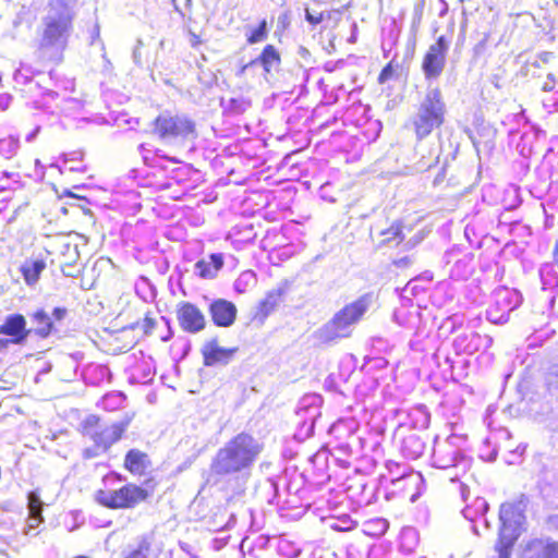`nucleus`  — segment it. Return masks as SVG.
Listing matches in <instances>:
<instances>
[{"instance_id":"6ab92c4d","label":"nucleus","mask_w":558,"mask_h":558,"mask_svg":"<svg viewBox=\"0 0 558 558\" xmlns=\"http://www.w3.org/2000/svg\"><path fill=\"white\" fill-rule=\"evenodd\" d=\"M0 333L11 336V342L20 344L25 341L31 330L26 328V319L21 314H12L5 317L0 326Z\"/></svg>"},{"instance_id":"b1692460","label":"nucleus","mask_w":558,"mask_h":558,"mask_svg":"<svg viewBox=\"0 0 558 558\" xmlns=\"http://www.w3.org/2000/svg\"><path fill=\"white\" fill-rule=\"evenodd\" d=\"M223 266L221 254H210L209 260L201 259L195 264V272L203 279H213Z\"/></svg>"},{"instance_id":"412c9836","label":"nucleus","mask_w":558,"mask_h":558,"mask_svg":"<svg viewBox=\"0 0 558 558\" xmlns=\"http://www.w3.org/2000/svg\"><path fill=\"white\" fill-rule=\"evenodd\" d=\"M45 269L46 262L41 258H27L20 267L23 279L29 287H33L38 282L40 275Z\"/></svg>"},{"instance_id":"c9c22d12","label":"nucleus","mask_w":558,"mask_h":558,"mask_svg":"<svg viewBox=\"0 0 558 558\" xmlns=\"http://www.w3.org/2000/svg\"><path fill=\"white\" fill-rule=\"evenodd\" d=\"M29 70L26 68L19 69L14 74V81L16 84H32L33 81L28 76Z\"/></svg>"},{"instance_id":"37998d69","label":"nucleus","mask_w":558,"mask_h":558,"mask_svg":"<svg viewBox=\"0 0 558 558\" xmlns=\"http://www.w3.org/2000/svg\"><path fill=\"white\" fill-rule=\"evenodd\" d=\"M411 263L409 257H402L395 262L396 266L398 267H405Z\"/></svg>"},{"instance_id":"8fccbe9b","label":"nucleus","mask_w":558,"mask_h":558,"mask_svg":"<svg viewBox=\"0 0 558 558\" xmlns=\"http://www.w3.org/2000/svg\"><path fill=\"white\" fill-rule=\"evenodd\" d=\"M377 523L381 526V533H383V532H385V531L387 530V527H388V523H387V521H386V520H381V519H380V520H378V522H377Z\"/></svg>"},{"instance_id":"603ef678","label":"nucleus","mask_w":558,"mask_h":558,"mask_svg":"<svg viewBox=\"0 0 558 558\" xmlns=\"http://www.w3.org/2000/svg\"><path fill=\"white\" fill-rule=\"evenodd\" d=\"M551 384L558 389V371L554 374Z\"/></svg>"},{"instance_id":"de8ad7c7","label":"nucleus","mask_w":558,"mask_h":558,"mask_svg":"<svg viewBox=\"0 0 558 558\" xmlns=\"http://www.w3.org/2000/svg\"><path fill=\"white\" fill-rule=\"evenodd\" d=\"M549 524L558 530V514L551 515L549 518Z\"/></svg>"},{"instance_id":"f03ea898","label":"nucleus","mask_w":558,"mask_h":558,"mask_svg":"<svg viewBox=\"0 0 558 558\" xmlns=\"http://www.w3.org/2000/svg\"><path fill=\"white\" fill-rule=\"evenodd\" d=\"M263 450L262 444L247 433H240L218 449L210 463L216 475H231L250 470Z\"/></svg>"},{"instance_id":"680f3d73","label":"nucleus","mask_w":558,"mask_h":558,"mask_svg":"<svg viewBox=\"0 0 558 558\" xmlns=\"http://www.w3.org/2000/svg\"><path fill=\"white\" fill-rule=\"evenodd\" d=\"M547 58H553L551 53H547V54H546V59H547Z\"/></svg>"},{"instance_id":"0eeeda50","label":"nucleus","mask_w":558,"mask_h":558,"mask_svg":"<svg viewBox=\"0 0 558 558\" xmlns=\"http://www.w3.org/2000/svg\"><path fill=\"white\" fill-rule=\"evenodd\" d=\"M154 134L167 143H177L196 137L195 122L184 113L165 111L154 121Z\"/></svg>"},{"instance_id":"f704fd0d","label":"nucleus","mask_w":558,"mask_h":558,"mask_svg":"<svg viewBox=\"0 0 558 558\" xmlns=\"http://www.w3.org/2000/svg\"><path fill=\"white\" fill-rule=\"evenodd\" d=\"M230 102H231V109L235 113H242L251 107V101L243 97L233 98L230 100Z\"/></svg>"},{"instance_id":"4468645a","label":"nucleus","mask_w":558,"mask_h":558,"mask_svg":"<svg viewBox=\"0 0 558 558\" xmlns=\"http://www.w3.org/2000/svg\"><path fill=\"white\" fill-rule=\"evenodd\" d=\"M446 265H451L449 269L450 277L457 280L466 279L473 270V256L469 253H462L458 248H452L445 254Z\"/></svg>"},{"instance_id":"3c124183","label":"nucleus","mask_w":558,"mask_h":558,"mask_svg":"<svg viewBox=\"0 0 558 558\" xmlns=\"http://www.w3.org/2000/svg\"><path fill=\"white\" fill-rule=\"evenodd\" d=\"M299 54H301L303 58L310 54L308 50L304 47L299 48Z\"/></svg>"},{"instance_id":"a211bd4d","label":"nucleus","mask_w":558,"mask_h":558,"mask_svg":"<svg viewBox=\"0 0 558 558\" xmlns=\"http://www.w3.org/2000/svg\"><path fill=\"white\" fill-rule=\"evenodd\" d=\"M520 558H558V542L536 538L526 544Z\"/></svg>"},{"instance_id":"e2e57ef3","label":"nucleus","mask_w":558,"mask_h":558,"mask_svg":"<svg viewBox=\"0 0 558 558\" xmlns=\"http://www.w3.org/2000/svg\"><path fill=\"white\" fill-rule=\"evenodd\" d=\"M76 558H84V557H76Z\"/></svg>"},{"instance_id":"864d4df0","label":"nucleus","mask_w":558,"mask_h":558,"mask_svg":"<svg viewBox=\"0 0 558 558\" xmlns=\"http://www.w3.org/2000/svg\"><path fill=\"white\" fill-rule=\"evenodd\" d=\"M401 315H402V312H400V311H399V312H396L393 316H395V319H396V322H397L398 324L403 325V322L399 320V317H400Z\"/></svg>"},{"instance_id":"4be33fe9","label":"nucleus","mask_w":558,"mask_h":558,"mask_svg":"<svg viewBox=\"0 0 558 558\" xmlns=\"http://www.w3.org/2000/svg\"><path fill=\"white\" fill-rule=\"evenodd\" d=\"M492 339L488 336H480L478 333L472 332L470 335H461L454 340V345L464 351L465 353L472 354L480 349L482 344L485 348L489 347Z\"/></svg>"},{"instance_id":"9b49d317","label":"nucleus","mask_w":558,"mask_h":558,"mask_svg":"<svg viewBox=\"0 0 558 558\" xmlns=\"http://www.w3.org/2000/svg\"><path fill=\"white\" fill-rule=\"evenodd\" d=\"M450 41L445 36H439L435 44L430 45L422 61V71L425 80H437L446 65V56Z\"/></svg>"},{"instance_id":"4c0bfd02","label":"nucleus","mask_w":558,"mask_h":558,"mask_svg":"<svg viewBox=\"0 0 558 558\" xmlns=\"http://www.w3.org/2000/svg\"><path fill=\"white\" fill-rule=\"evenodd\" d=\"M305 20L313 26H316L323 21V13H313L310 9H306Z\"/></svg>"},{"instance_id":"58836bf2","label":"nucleus","mask_w":558,"mask_h":558,"mask_svg":"<svg viewBox=\"0 0 558 558\" xmlns=\"http://www.w3.org/2000/svg\"><path fill=\"white\" fill-rule=\"evenodd\" d=\"M420 478V474H409V475H402L396 480H392V484L397 485L402 482H414Z\"/></svg>"},{"instance_id":"393cba45","label":"nucleus","mask_w":558,"mask_h":558,"mask_svg":"<svg viewBox=\"0 0 558 558\" xmlns=\"http://www.w3.org/2000/svg\"><path fill=\"white\" fill-rule=\"evenodd\" d=\"M286 291L287 289L284 284L278 286L277 288L268 291L266 296L259 303L258 314L265 318L270 313H272L282 302V298L286 294Z\"/></svg>"},{"instance_id":"e433bc0d","label":"nucleus","mask_w":558,"mask_h":558,"mask_svg":"<svg viewBox=\"0 0 558 558\" xmlns=\"http://www.w3.org/2000/svg\"><path fill=\"white\" fill-rule=\"evenodd\" d=\"M395 74L392 62L388 63L380 72L378 81L380 84L389 81Z\"/></svg>"},{"instance_id":"bf43d9fd","label":"nucleus","mask_w":558,"mask_h":558,"mask_svg":"<svg viewBox=\"0 0 558 558\" xmlns=\"http://www.w3.org/2000/svg\"><path fill=\"white\" fill-rule=\"evenodd\" d=\"M145 149H146V148H145V145H144V144H141V145H140V150H141V151H144Z\"/></svg>"},{"instance_id":"ea45409f","label":"nucleus","mask_w":558,"mask_h":558,"mask_svg":"<svg viewBox=\"0 0 558 558\" xmlns=\"http://www.w3.org/2000/svg\"><path fill=\"white\" fill-rule=\"evenodd\" d=\"M11 102V96L9 94H1L0 95V109L5 110L9 108Z\"/></svg>"},{"instance_id":"79ce46f5","label":"nucleus","mask_w":558,"mask_h":558,"mask_svg":"<svg viewBox=\"0 0 558 558\" xmlns=\"http://www.w3.org/2000/svg\"><path fill=\"white\" fill-rule=\"evenodd\" d=\"M39 524L40 523H37V520L36 521L32 520V514L29 513L28 521H27V530L25 533H28L31 530L36 529Z\"/></svg>"},{"instance_id":"6e6552de","label":"nucleus","mask_w":558,"mask_h":558,"mask_svg":"<svg viewBox=\"0 0 558 558\" xmlns=\"http://www.w3.org/2000/svg\"><path fill=\"white\" fill-rule=\"evenodd\" d=\"M461 442L463 439L456 435L444 441H436L432 457L433 465L438 469L456 468L465 472L470 462L461 448Z\"/></svg>"},{"instance_id":"aec40b11","label":"nucleus","mask_w":558,"mask_h":558,"mask_svg":"<svg viewBox=\"0 0 558 558\" xmlns=\"http://www.w3.org/2000/svg\"><path fill=\"white\" fill-rule=\"evenodd\" d=\"M280 63L281 58L277 48L272 45H267L264 47L259 57L242 66V69L239 72V75H242L247 69L253 68L255 65L263 66L265 73L268 74L272 71H277L280 66Z\"/></svg>"},{"instance_id":"4d7b16f0","label":"nucleus","mask_w":558,"mask_h":558,"mask_svg":"<svg viewBox=\"0 0 558 558\" xmlns=\"http://www.w3.org/2000/svg\"><path fill=\"white\" fill-rule=\"evenodd\" d=\"M332 529H335V530H341V531H342V530H347L345 527H340V526H338V525H332Z\"/></svg>"},{"instance_id":"473e14b6","label":"nucleus","mask_w":558,"mask_h":558,"mask_svg":"<svg viewBox=\"0 0 558 558\" xmlns=\"http://www.w3.org/2000/svg\"><path fill=\"white\" fill-rule=\"evenodd\" d=\"M268 36L267 22L263 20L256 28H248L246 32V41L250 45L264 41Z\"/></svg>"},{"instance_id":"2f4dec72","label":"nucleus","mask_w":558,"mask_h":558,"mask_svg":"<svg viewBox=\"0 0 558 558\" xmlns=\"http://www.w3.org/2000/svg\"><path fill=\"white\" fill-rule=\"evenodd\" d=\"M28 500V512L32 514V520L36 521L37 523L43 522V502L40 500L39 495L36 492H31L27 496Z\"/></svg>"},{"instance_id":"f257e3e1","label":"nucleus","mask_w":558,"mask_h":558,"mask_svg":"<svg viewBox=\"0 0 558 558\" xmlns=\"http://www.w3.org/2000/svg\"><path fill=\"white\" fill-rule=\"evenodd\" d=\"M76 16L74 0H50L38 28V53L43 59L61 61L73 33Z\"/></svg>"},{"instance_id":"a18cd8bd","label":"nucleus","mask_w":558,"mask_h":558,"mask_svg":"<svg viewBox=\"0 0 558 558\" xmlns=\"http://www.w3.org/2000/svg\"><path fill=\"white\" fill-rule=\"evenodd\" d=\"M99 35H100V33H99V26H98V25H95V26H94V28H93V31H92V44H94V43H95V40L99 38Z\"/></svg>"},{"instance_id":"c756f323","label":"nucleus","mask_w":558,"mask_h":558,"mask_svg":"<svg viewBox=\"0 0 558 558\" xmlns=\"http://www.w3.org/2000/svg\"><path fill=\"white\" fill-rule=\"evenodd\" d=\"M256 283V275L252 270L243 271L234 281L233 288L235 292L242 294L247 292Z\"/></svg>"},{"instance_id":"9d476101","label":"nucleus","mask_w":558,"mask_h":558,"mask_svg":"<svg viewBox=\"0 0 558 558\" xmlns=\"http://www.w3.org/2000/svg\"><path fill=\"white\" fill-rule=\"evenodd\" d=\"M146 497L147 493L145 489L129 484L116 490L101 492L99 501L101 505L112 509L133 508L138 502L145 500Z\"/></svg>"},{"instance_id":"a19ab883","label":"nucleus","mask_w":558,"mask_h":558,"mask_svg":"<svg viewBox=\"0 0 558 558\" xmlns=\"http://www.w3.org/2000/svg\"><path fill=\"white\" fill-rule=\"evenodd\" d=\"M66 314V311L65 308H61V307H56L52 312V315L53 317L57 319V320H61L64 318Z\"/></svg>"},{"instance_id":"49530a36","label":"nucleus","mask_w":558,"mask_h":558,"mask_svg":"<svg viewBox=\"0 0 558 558\" xmlns=\"http://www.w3.org/2000/svg\"><path fill=\"white\" fill-rule=\"evenodd\" d=\"M39 131H40V126H36V129L33 132H31L28 135H26V141L27 142L34 141V138L37 136Z\"/></svg>"},{"instance_id":"cd10ccee","label":"nucleus","mask_w":558,"mask_h":558,"mask_svg":"<svg viewBox=\"0 0 558 558\" xmlns=\"http://www.w3.org/2000/svg\"><path fill=\"white\" fill-rule=\"evenodd\" d=\"M33 320L37 324L35 332L40 337H47L52 329V323L48 314L44 310H38L33 315Z\"/></svg>"},{"instance_id":"c03bdc74","label":"nucleus","mask_w":558,"mask_h":558,"mask_svg":"<svg viewBox=\"0 0 558 558\" xmlns=\"http://www.w3.org/2000/svg\"><path fill=\"white\" fill-rule=\"evenodd\" d=\"M460 493H461V497L464 501L468 500V496L470 494V490L469 488L464 485V484H461L460 486Z\"/></svg>"},{"instance_id":"dca6fc26","label":"nucleus","mask_w":558,"mask_h":558,"mask_svg":"<svg viewBox=\"0 0 558 558\" xmlns=\"http://www.w3.org/2000/svg\"><path fill=\"white\" fill-rule=\"evenodd\" d=\"M236 349H227L218 344L217 339H211L202 347L204 365H227L233 357Z\"/></svg>"},{"instance_id":"6e6d98bb","label":"nucleus","mask_w":558,"mask_h":558,"mask_svg":"<svg viewBox=\"0 0 558 558\" xmlns=\"http://www.w3.org/2000/svg\"><path fill=\"white\" fill-rule=\"evenodd\" d=\"M8 343H9V340H2V339H0V349H1L2 347H7V344H8Z\"/></svg>"},{"instance_id":"13d9d810","label":"nucleus","mask_w":558,"mask_h":558,"mask_svg":"<svg viewBox=\"0 0 558 558\" xmlns=\"http://www.w3.org/2000/svg\"><path fill=\"white\" fill-rule=\"evenodd\" d=\"M447 11V4H445V9H441L440 15L442 16Z\"/></svg>"},{"instance_id":"09e8293b","label":"nucleus","mask_w":558,"mask_h":558,"mask_svg":"<svg viewBox=\"0 0 558 558\" xmlns=\"http://www.w3.org/2000/svg\"><path fill=\"white\" fill-rule=\"evenodd\" d=\"M154 325H155V322L153 318H148V317L145 318V327L153 328Z\"/></svg>"},{"instance_id":"f3484780","label":"nucleus","mask_w":558,"mask_h":558,"mask_svg":"<svg viewBox=\"0 0 558 558\" xmlns=\"http://www.w3.org/2000/svg\"><path fill=\"white\" fill-rule=\"evenodd\" d=\"M236 306L225 299H216L209 305V314L215 325L230 327L236 318Z\"/></svg>"},{"instance_id":"20e7f679","label":"nucleus","mask_w":558,"mask_h":558,"mask_svg":"<svg viewBox=\"0 0 558 558\" xmlns=\"http://www.w3.org/2000/svg\"><path fill=\"white\" fill-rule=\"evenodd\" d=\"M371 304L372 296L369 294H364L347 304L317 331L318 338L322 341L329 342L338 338L349 337L353 326L361 320Z\"/></svg>"},{"instance_id":"2eb2a0df","label":"nucleus","mask_w":558,"mask_h":558,"mask_svg":"<svg viewBox=\"0 0 558 558\" xmlns=\"http://www.w3.org/2000/svg\"><path fill=\"white\" fill-rule=\"evenodd\" d=\"M125 558H168L163 544L153 534L138 538L136 547Z\"/></svg>"},{"instance_id":"f8f14e48","label":"nucleus","mask_w":558,"mask_h":558,"mask_svg":"<svg viewBox=\"0 0 558 558\" xmlns=\"http://www.w3.org/2000/svg\"><path fill=\"white\" fill-rule=\"evenodd\" d=\"M322 397L316 393L304 396L298 404L295 414L300 424L305 429L304 435L311 436L314 432L316 420L320 416Z\"/></svg>"},{"instance_id":"5fc2aeb1","label":"nucleus","mask_w":558,"mask_h":558,"mask_svg":"<svg viewBox=\"0 0 558 558\" xmlns=\"http://www.w3.org/2000/svg\"><path fill=\"white\" fill-rule=\"evenodd\" d=\"M112 399H119L120 400V396H107L105 399H104V402H108Z\"/></svg>"},{"instance_id":"1a4fd4ad","label":"nucleus","mask_w":558,"mask_h":558,"mask_svg":"<svg viewBox=\"0 0 558 558\" xmlns=\"http://www.w3.org/2000/svg\"><path fill=\"white\" fill-rule=\"evenodd\" d=\"M521 294L507 287H499L494 290L492 303L486 314L487 319L494 324H504L508 320L509 314L521 304Z\"/></svg>"},{"instance_id":"72a5a7b5","label":"nucleus","mask_w":558,"mask_h":558,"mask_svg":"<svg viewBox=\"0 0 558 558\" xmlns=\"http://www.w3.org/2000/svg\"><path fill=\"white\" fill-rule=\"evenodd\" d=\"M544 92H558V72H548L542 85Z\"/></svg>"},{"instance_id":"423d86ee","label":"nucleus","mask_w":558,"mask_h":558,"mask_svg":"<svg viewBox=\"0 0 558 558\" xmlns=\"http://www.w3.org/2000/svg\"><path fill=\"white\" fill-rule=\"evenodd\" d=\"M524 519L521 502H506L501 505L499 510L501 526L499 530V538L495 546L498 558H510L511 548L520 535Z\"/></svg>"},{"instance_id":"a878e982","label":"nucleus","mask_w":558,"mask_h":558,"mask_svg":"<svg viewBox=\"0 0 558 558\" xmlns=\"http://www.w3.org/2000/svg\"><path fill=\"white\" fill-rule=\"evenodd\" d=\"M125 468L133 474H142L149 465L147 454L137 450L131 449L124 460Z\"/></svg>"},{"instance_id":"bb28decb","label":"nucleus","mask_w":558,"mask_h":558,"mask_svg":"<svg viewBox=\"0 0 558 558\" xmlns=\"http://www.w3.org/2000/svg\"><path fill=\"white\" fill-rule=\"evenodd\" d=\"M488 510L487 501L482 497H476L472 505H466L462 514L466 520L474 522L477 518L484 517Z\"/></svg>"},{"instance_id":"39448f33","label":"nucleus","mask_w":558,"mask_h":558,"mask_svg":"<svg viewBox=\"0 0 558 558\" xmlns=\"http://www.w3.org/2000/svg\"><path fill=\"white\" fill-rule=\"evenodd\" d=\"M446 105L438 87H428L412 118L413 128L418 140L427 137L433 130L445 121Z\"/></svg>"},{"instance_id":"5701e85b","label":"nucleus","mask_w":558,"mask_h":558,"mask_svg":"<svg viewBox=\"0 0 558 558\" xmlns=\"http://www.w3.org/2000/svg\"><path fill=\"white\" fill-rule=\"evenodd\" d=\"M425 450V441L415 433H411L403 437L400 451L404 458L415 460L420 458Z\"/></svg>"},{"instance_id":"ddd939ff","label":"nucleus","mask_w":558,"mask_h":558,"mask_svg":"<svg viewBox=\"0 0 558 558\" xmlns=\"http://www.w3.org/2000/svg\"><path fill=\"white\" fill-rule=\"evenodd\" d=\"M177 319L180 327L190 333L199 332L206 326L202 311L190 302H182L178 305Z\"/></svg>"},{"instance_id":"052dcab7","label":"nucleus","mask_w":558,"mask_h":558,"mask_svg":"<svg viewBox=\"0 0 558 558\" xmlns=\"http://www.w3.org/2000/svg\"><path fill=\"white\" fill-rule=\"evenodd\" d=\"M484 523H485V525H486L487 527L489 526V523H488L487 519H484Z\"/></svg>"},{"instance_id":"7ed1b4c3","label":"nucleus","mask_w":558,"mask_h":558,"mask_svg":"<svg viewBox=\"0 0 558 558\" xmlns=\"http://www.w3.org/2000/svg\"><path fill=\"white\" fill-rule=\"evenodd\" d=\"M130 424V418L107 425L96 415H88L81 424L82 434L93 441V447L86 448L84 458L92 459L105 453L113 444L119 441Z\"/></svg>"},{"instance_id":"c85d7f7f","label":"nucleus","mask_w":558,"mask_h":558,"mask_svg":"<svg viewBox=\"0 0 558 558\" xmlns=\"http://www.w3.org/2000/svg\"><path fill=\"white\" fill-rule=\"evenodd\" d=\"M381 235L384 236L381 244L391 246L400 244L404 239L402 226L399 222H395L389 229L383 231Z\"/></svg>"},{"instance_id":"7c9ffc66","label":"nucleus","mask_w":558,"mask_h":558,"mask_svg":"<svg viewBox=\"0 0 558 558\" xmlns=\"http://www.w3.org/2000/svg\"><path fill=\"white\" fill-rule=\"evenodd\" d=\"M20 141L17 136L9 135L0 140V154L10 159L17 153Z\"/></svg>"}]
</instances>
